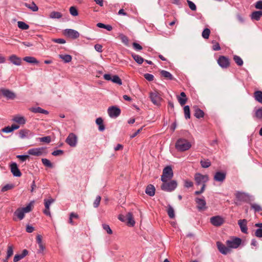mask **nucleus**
<instances>
[{
	"label": "nucleus",
	"mask_w": 262,
	"mask_h": 262,
	"mask_svg": "<svg viewBox=\"0 0 262 262\" xmlns=\"http://www.w3.org/2000/svg\"><path fill=\"white\" fill-rule=\"evenodd\" d=\"M191 144L187 140L183 138L178 139L175 144V148L179 151H185L188 150Z\"/></svg>",
	"instance_id": "nucleus-1"
},
{
	"label": "nucleus",
	"mask_w": 262,
	"mask_h": 262,
	"mask_svg": "<svg viewBox=\"0 0 262 262\" xmlns=\"http://www.w3.org/2000/svg\"><path fill=\"white\" fill-rule=\"evenodd\" d=\"M173 174L171 167L169 166H167L165 167L163 170L162 175L161 176V181L163 182L168 181L171 180L173 177Z\"/></svg>",
	"instance_id": "nucleus-2"
},
{
	"label": "nucleus",
	"mask_w": 262,
	"mask_h": 262,
	"mask_svg": "<svg viewBox=\"0 0 262 262\" xmlns=\"http://www.w3.org/2000/svg\"><path fill=\"white\" fill-rule=\"evenodd\" d=\"M177 186V183L175 180H172L169 182L165 181L163 182L161 186L162 190L165 191H172L175 189Z\"/></svg>",
	"instance_id": "nucleus-3"
},
{
	"label": "nucleus",
	"mask_w": 262,
	"mask_h": 262,
	"mask_svg": "<svg viewBox=\"0 0 262 262\" xmlns=\"http://www.w3.org/2000/svg\"><path fill=\"white\" fill-rule=\"evenodd\" d=\"M194 180L196 185H203L208 181V177L207 175L196 173L194 175Z\"/></svg>",
	"instance_id": "nucleus-4"
},
{
	"label": "nucleus",
	"mask_w": 262,
	"mask_h": 262,
	"mask_svg": "<svg viewBox=\"0 0 262 262\" xmlns=\"http://www.w3.org/2000/svg\"><path fill=\"white\" fill-rule=\"evenodd\" d=\"M149 97L150 100L155 105H159L160 104L161 98L157 91L150 92Z\"/></svg>",
	"instance_id": "nucleus-5"
},
{
	"label": "nucleus",
	"mask_w": 262,
	"mask_h": 262,
	"mask_svg": "<svg viewBox=\"0 0 262 262\" xmlns=\"http://www.w3.org/2000/svg\"><path fill=\"white\" fill-rule=\"evenodd\" d=\"M44 152L46 153V149L44 147L31 148L28 151V154L35 156H40Z\"/></svg>",
	"instance_id": "nucleus-6"
},
{
	"label": "nucleus",
	"mask_w": 262,
	"mask_h": 262,
	"mask_svg": "<svg viewBox=\"0 0 262 262\" xmlns=\"http://www.w3.org/2000/svg\"><path fill=\"white\" fill-rule=\"evenodd\" d=\"M66 143L71 147H75L77 142V136L73 133H70L66 140Z\"/></svg>",
	"instance_id": "nucleus-7"
},
{
	"label": "nucleus",
	"mask_w": 262,
	"mask_h": 262,
	"mask_svg": "<svg viewBox=\"0 0 262 262\" xmlns=\"http://www.w3.org/2000/svg\"><path fill=\"white\" fill-rule=\"evenodd\" d=\"M217 63L222 68H227L230 65L229 58L224 56H220L217 59Z\"/></svg>",
	"instance_id": "nucleus-8"
},
{
	"label": "nucleus",
	"mask_w": 262,
	"mask_h": 262,
	"mask_svg": "<svg viewBox=\"0 0 262 262\" xmlns=\"http://www.w3.org/2000/svg\"><path fill=\"white\" fill-rule=\"evenodd\" d=\"M107 112L111 118H116L120 115L121 110L118 107L113 106L108 108Z\"/></svg>",
	"instance_id": "nucleus-9"
},
{
	"label": "nucleus",
	"mask_w": 262,
	"mask_h": 262,
	"mask_svg": "<svg viewBox=\"0 0 262 262\" xmlns=\"http://www.w3.org/2000/svg\"><path fill=\"white\" fill-rule=\"evenodd\" d=\"M64 34L65 35L72 39H76L79 36L78 32L75 30L67 29L64 30Z\"/></svg>",
	"instance_id": "nucleus-10"
},
{
	"label": "nucleus",
	"mask_w": 262,
	"mask_h": 262,
	"mask_svg": "<svg viewBox=\"0 0 262 262\" xmlns=\"http://www.w3.org/2000/svg\"><path fill=\"white\" fill-rule=\"evenodd\" d=\"M0 94L9 99H14L16 97L15 94L13 92L7 89H1Z\"/></svg>",
	"instance_id": "nucleus-11"
},
{
	"label": "nucleus",
	"mask_w": 262,
	"mask_h": 262,
	"mask_svg": "<svg viewBox=\"0 0 262 262\" xmlns=\"http://www.w3.org/2000/svg\"><path fill=\"white\" fill-rule=\"evenodd\" d=\"M224 222V219L220 216H215L210 218V223L215 226H221Z\"/></svg>",
	"instance_id": "nucleus-12"
},
{
	"label": "nucleus",
	"mask_w": 262,
	"mask_h": 262,
	"mask_svg": "<svg viewBox=\"0 0 262 262\" xmlns=\"http://www.w3.org/2000/svg\"><path fill=\"white\" fill-rule=\"evenodd\" d=\"M195 202L197 204V208L199 210H204L206 209V203L204 198H196L195 199Z\"/></svg>",
	"instance_id": "nucleus-13"
},
{
	"label": "nucleus",
	"mask_w": 262,
	"mask_h": 262,
	"mask_svg": "<svg viewBox=\"0 0 262 262\" xmlns=\"http://www.w3.org/2000/svg\"><path fill=\"white\" fill-rule=\"evenodd\" d=\"M235 196L237 201L240 202H248L249 196L245 193L237 192L235 193Z\"/></svg>",
	"instance_id": "nucleus-14"
},
{
	"label": "nucleus",
	"mask_w": 262,
	"mask_h": 262,
	"mask_svg": "<svg viewBox=\"0 0 262 262\" xmlns=\"http://www.w3.org/2000/svg\"><path fill=\"white\" fill-rule=\"evenodd\" d=\"M54 201H55V200L53 199H52V198H51L49 200H46V199L44 200L45 209L43 210V213L46 215H49V216L51 215V213L50 212V206Z\"/></svg>",
	"instance_id": "nucleus-15"
},
{
	"label": "nucleus",
	"mask_w": 262,
	"mask_h": 262,
	"mask_svg": "<svg viewBox=\"0 0 262 262\" xmlns=\"http://www.w3.org/2000/svg\"><path fill=\"white\" fill-rule=\"evenodd\" d=\"M226 176V173L225 172L222 171H217L215 172L214 176V180L216 182H223Z\"/></svg>",
	"instance_id": "nucleus-16"
},
{
	"label": "nucleus",
	"mask_w": 262,
	"mask_h": 262,
	"mask_svg": "<svg viewBox=\"0 0 262 262\" xmlns=\"http://www.w3.org/2000/svg\"><path fill=\"white\" fill-rule=\"evenodd\" d=\"M216 245L219 251L222 254H227L230 251L229 248L226 247L221 243L217 242Z\"/></svg>",
	"instance_id": "nucleus-17"
},
{
	"label": "nucleus",
	"mask_w": 262,
	"mask_h": 262,
	"mask_svg": "<svg viewBox=\"0 0 262 262\" xmlns=\"http://www.w3.org/2000/svg\"><path fill=\"white\" fill-rule=\"evenodd\" d=\"M11 171L15 177H20L21 173L18 168L17 165L15 163L11 165Z\"/></svg>",
	"instance_id": "nucleus-18"
},
{
	"label": "nucleus",
	"mask_w": 262,
	"mask_h": 262,
	"mask_svg": "<svg viewBox=\"0 0 262 262\" xmlns=\"http://www.w3.org/2000/svg\"><path fill=\"white\" fill-rule=\"evenodd\" d=\"M247 221L245 219L239 220L238 221V224L240 227L241 230L244 233H247Z\"/></svg>",
	"instance_id": "nucleus-19"
},
{
	"label": "nucleus",
	"mask_w": 262,
	"mask_h": 262,
	"mask_svg": "<svg viewBox=\"0 0 262 262\" xmlns=\"http://www.w3.org/2000/svg\"><path fill=\"white\" fill-rule=\"evenodd\" d=\"M125 219H126V222L127 224V225L130 226H134L135 222L133 219V214L130 212H128L125 215Z\"/></svg>",
	"instance_id": "nucleus-20"
},
{
	"label": "nucleus",
	"mask_w": 262,
	"mask_h": 262,
	"mask_svg": "<svg viewBox=\"0 0 262 262\" xmlns=\"http://www.w3.org/2000/svg\"><path fill=\"white\" fill-rule=\"evenodd\" d=\"M9 60L11 61L12 63L14 64L19 66L21 63V58L16 56L15 55H12L9 57Z\"/></svg>",
	"instance_id": "nucleus-21"
},
{
	"label": "nucleus",
	"mask_w": 262,
	"mask_h": 262,
	"mask_svg": "<svg viewBox=\"0 0 262 262\" xmlns=\"http://www.w3.org/2000/svg\"><path fill=\"white\" fill-rule=\"evenodd\" d=\"M28 251L26 249H24L20 254H16L14 256L13 261L14 262H17L19 261V260L21 259L24 257H25L28 254Z\"/></svg>",
	"instance_id": "nucleus-22"
},
{
	"label": "nucleus",
	"mask_w": 262,
	"mask_h": 262,
	"mask_svg": "<svg viewBox=\"0 0 262 262\" xmlns=\"http://www.w3.org/2000/svg\"><path fill=\"white\" fill-rule=\"evenodd\" d=\"M29 110L34 113H41V114H48L49 112L42 108H41L40 107H31L29 108Z\"/></svg>",
	"instance_id": "nucleus-23"
},
{
	"label": "nucleus",
	"mask_w": 262,
	"mask_h": 262,
	"mask_svg": "<svg viewBox=\"0 0 262 262\" xmlns=\"http://www.w3.org/2000/svg\"><path fill=\"white\" fill-rule=\"evenodd\" d=\"M146 194L149 196H154L155 193V188L152 185H148L145 190Z\"/></svg>",
	"instance_id": "nucleus-24"
},
{
	"label": "nucleus",
	"mask_w": 262,
	"mask_h": 262,
	"mask_svg": "<svg viewBox=\"0 0 262 262\" xmlns=\"http://www.w3.org/2000/svg\"><path fill=\"white\" fill-rule=\"evenodd\" d=\"M23 60L28 63L38 64L39 61L36 59V58L32 56H26L23 58Z\"/></svg>",
	"instance_id": "nucleus-25"
},
{
	"label": "nucleus",
	"mask_w": 262,
	"mask_h": 262,
	"mask_svg": "<svg viewBox=\"0 0 262 262\" xmlns=\"http://www.w3.org/2000/svg\"><path fill=\"white\" fill-rule=\"evenodd\" d=\"M160 74L162 76L164 77L165 79H169V80H173L174 79V78L171 74H170L169 72L165 71V70H162L160 71Z\"/></svg>",
	"instance_id": "nucleus-26"
},
{
	"label": "nucleus",
	"mask_w": 262,
	"mask_h": 262,
	"mask_svg": "<svg viewBox=\"0 0 262 262\" xmlns=\"http://www.w3.org/2000/svg\"><path fill=\"white\" fill-rule=\"evenodd\" d=\"M24 5L26 7L30 9L33 12H36L38 10V7L34 2H32L31 4L25 3Z\"/></svg>",
	"instance_id": "nucleus-27"
},
{
	"label": "nucleus",
	"mask_w": 262,
	"mask_h": 262,
	"mask_svg": "<svg viewBox=\"0 0 262 262\" xmlns=\"http://www.w3.org/2000/svg\"><path fill=\"white\" fill-rule=\"evenodd\" d=\"M103 121L101 117L98 118L96 120V123L99 125V130L100 132H102L105 129V126L103 123Z\"/></svg>",
	"instance_id": "nucleus-28"
},
{
	"label": "nucleus",
	"mask_w": 262,
	"mask_h": 262,
	"mask_svg": "<svg viewBox=\"0 0 262 262\" xmlns=\"http://www.w3.org/2000/svg\"><path fill=\"white\" fill-rule=\"evenodd\" d=\"M261 16L262 11H254L251 14V18L256 20H259Z\"/></svg>",
	"instance_id": "nucleus-29"
},
{
	"label": "nucleus",
	"mask_w": 262,
	"mask_h": 262,
	"mask_svg": "<svg viewBox=\"0 0 262 262\" xmlns=\"http://www.w3.org/2000/svg\"><path fill=\"white\" fill-rule=\"evenodd\" d=\"M132 56L133 58V59L136 61L137 63L138 64H142L144 61V59L141 57L140 56L137 55L134 53L132 54Z\"/></svg>",
	"instance_id": "nucleus-30"
},
{
	"label": "nucleus",
	"mask_w": 262,
	"mask_h": 262,
	"mask_svg": "<svg viewBox=\"0 0 262 262\" xmlns=\"http://www.w3.org/2000/svg\"><path fill=\"white\" fill-rule=\"evenodd\" d=\"M204 116V112L201 109L196 107L194 110V116L197 118H203Z\"/></svg>",
	"instance_id": "nucleus-31"
},
{
	"label": "nucleus",
	"mask_w": 262,
	"mask_h": 262,
	"mask_svg": "<svg viewBox=\"0 0 262 262\" xmlns=\"http://www.w3.org/2000/svg\"><path fill=\"white\" fill-rule=\"evenodd\" d=\"M254 98L256 101L262 104V92L257 91L254 92Z\"/></svg>",
	"instance_id": "nucleus-32"
},
{
	"label": "nucleus",
	"mask_w": 262,
	"mask_h": 262,
	"mask_svg": "<svg viewBox=\"0 0 262 262\" xmlns=\"http://www.w3.org/2000/svg\"><path fill=\"white\" fill-rule=\"evenodd\" d=\"M25 213L24 211H23L21 208L17 209L14 212L15 215H16L20 220L24 219L25 216Z\"/></svg>",
	"instance_id": "nucleus-33"
},
{
	"label": "nucleus",
	"mask_w": 262,
	"mask_h": 262,
	"mask_svg": "<svg viewBox=\"0 0 262 262\" xmlns=\"http://www.w3.org/2000/svg\"><path fill=\"white\" fill-rule=\"evenodd\" d=\"M167 212L170 218L173 219L175 217L174 209L171 205L168 206Z\"/></svg>",
	"instance_id": "nucleus-34"
},
{
	"label": "nucleus",
	"mask_w": 262,
	"mask_h": 262,
	"mask_svg": "<svg viewBox=\"0 0 262 262\" xmlns=\"http://www.w3.org/2000/svg\"><path fill=\"white\" fill-rule=\"evenodd\" d=\"M59 57L62 59L65 62H69L72 60V56L70 55H62L60 54L58 55Z\"/></svg>",
	"instance_id": "nucleus-35"
},
{
	"label": "nucleus",
	"mask_w": 262,
	"mask_h": 262,
	"mask_svg": "<svg viewBox=\"0 0 262 262\" xmlns=\"http://www.w3.org/2000/svg\"><path fill=\"white\" fill-rule=\"evenodd\" d=\"M30 133L28 129H21L19 132V136L21 138H24L27 137Z\"/></svg>",
	"instance_id": "nucleus-36"
},
{
	"label": "nucleus",
	"mask_w": 262,
	"mask_h": 262,
	"mask_svg": "<svg viewBox=\"0 0 262 262\" xmlns=\"http://www.w3.org/2000/svg\"><path fill=\"white\" fill-rule=\"evenodd\" d=\"M13 120L19 124H24L26 123V120L23 117L16 116L14 117Z\"/></svg>",
	"instance_id": "nucleus-37"
},
{
	"label": "nucleus",
	"mask_w": 262,
	"mask_h": 262,
	"mask_svg": "<svg viewBox=\"0 0 262 262\" xmlns=\"http://www.w3.org/2000/svg\"><path fill=\"white\" fill-rule=\"evenodd\" d=\"M119 38L125 46H128V38L126 36L123 34H120L119 35Z\"/></svg>",
	"instance_id": "nucleus-38"
},
{
	"label": "nucleus",
	"mask_w": 262,
	"mask_h": 262,
	"mask_svg": "<svg viewBox=\"0 0 262 262\" xmlns=\"http://www.w3.org/2000/svg\"><path fill=\"white\" fill-rule=\"evenodd\" d=\"M61 17L62 14L59 12L52 11L50 14V17L51 18H60Z\"/></svg>",
	"instance_id": "nucleus-39"
},
{
	"label": "nucleus",
	"mask_w": 262,
	"mask_h": 262,
	"mask_svg": "<svg viewBox=\"0 0 262 262\" xmlns=\"http://www.w3.org/2000/svg\"><path fill=\"white\" fill-rule=\"evenodd\" d=\"M17 25L19 28L22 30H27L29 29V26L25 23L21 21H19L17 23Z\"/></svg>",
	"instance_id": "nucleus-40"
},
{
	"label": "nucleus",
	"mask_w": 262,
	"mask_h": 262,
	"mask_svg": "<svg viewBox=\"0 0 262 262\" xmlns=\"http://www.w3.org/2000/svg\"><path fill=\"white\" fill-rule=\"evenodd\" d=\"M184 112L185 115V118L187 119L190 118V108L188 105H186L184 107Z\"/></svg>",
	"instance_id": "nucleus-41"
},
{
	"label": "nucleus",
	"mask_w": 262,
	"mask_h": 262,
	"mask_svg": "<svg viewBox=\"0 0 262 262\" xmlns=\"http://www.w3.org/2000/svg\"><path fill=\"white\" fill-rule=\"evenodd\" d=\"M97 26L100 28H104L108 31H111L113 29L112 26L109 25H105L102 23H98Z\"/></svg>",
	"instance_id": "nucleus-42"
},
{
	"label": "nucleus",
	"mask_w": 262,
	"mask_h": 262,
	"mask_svg": "<svg viewBox=\"0 0 262 262\" xmlns=\"http://www.w3.org/2000/svg\"><path fill=\"white\" fill-rule=\"evenodd\" d=\"M233 59L235 63L239 66H241L243 64V61L242 59L237 55H234Z\"/></svg>",
	"instance_id": "nucleus-43"
},
{
	"label": "nucleus",
	"mask_w": 262,
	"mask_h": 262,
	"mask_svg": "<svg viewBox=\"0 0 262 262\" xmlns=\"http://www.w3.org/2000/svg\"><path fill=\"white\" fill-rule=\"evenodd\" d=\"M210 34V30L208 28L205 29L202 33V36L204 39H208Z\"/></svg>",
	"instance_id": "nucleus-44"
},
{
	"label": "nucleus",
	"mask_w": 262,
	"mask_h": 262,
	"mask_svg": "<svg viewBox=\"0 0 262 262\" xmlns=\"http://www.w3.org/2000/svg\"><path fill=\"white\" fill-rule=\"evenodd\" d=\"M201 166L203 168H208L211 165V162L209 160H201Z\"/></svg>",
	"instance_id": "nucleus-45"
},
{
	"label": "nucleus",
	"mask_w": 262,
	"mask_h": 262,
	"mask_svg": "<svg viewBox=\"0 0 262 262\" xmlns=\"http://www.w3.org/2000/svg\"><path fill=\"white\" fill-rule=\"evenodd\" d=\"M112 81L115 83L118 84L119 85L122 84V81L119 77L117 75H114L112 77Z\"/></svg>",
	"instance_id": "nucleus-46"
},
{
	"label": "nucleus",
	"mask_w": 262,
	"mask_h": 262,
	"mask_svg": "<svg viewBox=\"0 0 262 262\" xmlns=\"http://www.w3.org/2000/svg\"><path fill=\"white\" fill-rule=\"evenodd\" d=\"M241 242L242 241L239 238H235L232 240L231 243H233V246H232L233 248H236L238 247L241 244Z\"/></svg>",
	"instance_id": "nucleus-47"
},
{
	"label": "nucleus",
	"mask_w": 262,
	"mask_h": 262,
	"mask_svg": "<svg viewBox=\"0 0 262 262\" xmlns=\"http://www.w3.org/2000/svg\"><path fill=\"white\" fill-rule=\"evenodd\" d=\"M254 117L258 119H262V107L258 108L256 111Z\"/></svg>",
	"instance_id": "nucleus-48"
},
{
	"label": "nucleus",
	"mask_w": 262,
	"mask_h": 262,
	"mask_svg": "<svg viewBox=\"0 0 262 262\" xmlns=\"http://www.w3.org/2000/svg\"><path fill=\"white\" fill-rule=\"evenodd\" d=\"M41 162L42 164L48 167H52L53 165L52 163L47 159H42Z\"/></svg>",
	"instance_id": "nucleus-49"
},
{
	"label": "nucleus",
	"mask_w": 262,
	"mask_h": 262,
	"mask_svg": "<svg viewBox=\"0 0 262 262\" xmlns=\"http://www.w3.org/2000/svg\"><path fill=\"white\" fill-rule=\"evenodd\" d=\"M251 207L255 212H259L262 210L261 206L256 204H251Z\"/></svg>",
	"instance_id": "nucleus-50"
},
{
	"label": "nucleus",
	"mask_w": 262,
	"mask_h": 262,
	"mask_svg": "<svg viewBox=\"0 0 262 262\" xmlns=\"http://www.w3.org/2000/svg\"><path fill=\"white\" fill-rule=\"evenodd\" d=\"M13 187L14 185L13 184H7L2 187L1 191L2 192H5L13 188Z\"/></svg>",
	"instance_id": "nucleus-51"
},
{
	"label": "nucleus",
	"mask_w": 262,
	"mask_h": 262,
	"mask_svg": "<svg viewBox=\"0 0 262 262\" xmlns=\"http://www.w3.org/2000/svg\"><path fill=\"white\" fill-rule=\"evenodd\" d=\"M70 12L72 15L74 16H77L78 14L77 10L74 6L71 7L70 8Z\"/></svg>",
	"instance_id": "nucleus-52"
},
{
	"label": "nucleus",
	"mask_w": 262,
	"mask_h": 262,
	"mask_svg": "<svg viewBox=\"0 0 262 262\" xmlns=\"http://www.w3.org/2000/svg\"><path fill=\"white\" fill-rule=\"evenodd\" d=\"M32 204L31 203L29 204L26 207L21 208V210L24 211L25 213L29 212L32 210Z\"/></svg>",
	"instance_id": "nucleus-53"
},
{
	"label": "nucleus",
	"mask_w": 262,
	"mask_h": 262,
	"mask_svg": "<svg viewBox=\"0 0 262 262\" xmlns=\"http://www.w3.org/2000/svg\"><path fill=\"white\" fill-rule=\"evenodd\" d=\"M13 254V247L12 246H8L7 250V258H9Z\"/></svg>",
	"instance_id": "nucleus-54"
},
{
	"label": "nucleus",
	"mask_w": 262,
	"mask_h": 262,
	"mask_svg": "<svg viewBox=\"0 0 262 262\" xmlns=\"http://www.w3.org/2000/svg\"><path fill=\"white\" fill-rule=\"evenodd\" d=\"M178 100L181 106L184 105L187 102V98H182L180 96H178Z\"/></svg>",
	"instance_id": "nucleus-55"
},
{
	"label": "nucleus",
	"mask_w": 262,
	"mask_h": 262,
	"mask_svg": "<svg viewBox=\"0 0 262 262\" xmlns=\"http://www.w3.org/2000/svg\"><path fill=\"white\" fill-rule=\"evenodd\" d=\"M101 199V198L99 195H98L96 197V198L93 203V206L95 208H97L99 206Z\"/></svg>",
	"instance_id": "nucleus-56"
},
{
	"label": "nucleus",
	"mask_w": 262,
	"mask_h": 262,
	"mask_svg": "<svg viewBox=\"0 0 262 262\" xmlns=\"http://www.w3.org/2000/svg\"><path fill=\"white\" fill-rule=\"evenodd\" d=\"M187 2L190 9L192 11H195L196 9L195 5L192 2L189 0H187Z\"/></svg>",
	"instance_id": "nucleus-57"
},
{
	"label": "nucleus",
	"mask_w": 262,
	"mask_h": 262,
	"mask_svg": "<svg viewBox=\"0 0 262 262\" xmlns=\"http://www.w3.org/2000/svg\"><path fill=\"white\" fill-rule=\"evenodd\" d=\"M103 228L104 230H106L107 233L109 234H111L113 233L112 230L110 228L109 225L107 224H103L102 225Z\"/></svg>",
	"instance_id": "nucleus-58"
},
{
	"label": "nucleus",
	"mask_w": 262,
	"mask_h": 262,
	"mask_svg": "<svg viewBox=\"0 0 262 262\" xmlns=\"http://www.w3.org/2000/svg\"><path fill=\"white\" fill-rule=\"evenodd\" d=\"M144 76V78L149 81H152L154 78V76L153 75L148 73L145 74Z\"/></svg>",
	"instance_id": "nucleus-59"
},
{
	"label": "nucleus",
	"mask_w": 262,
	"mask_h": 262,
	"mask_svg": "<svg viewBox=\"0 0 262 262\" xmlns=\"http://www.w3.org/2000/svg\"><path fill=\"white\" fill-rule=\"evenodd\" d=\"M17 158L22 162H24L27 159H29V156L28 155H18Z\"/></svg>",
	"instance_id": "nucleus-60"
},
{
	"label": "nucleus",
	"mask_w": 262,
	"mask_h": 262,
	"mask_svg": "<svg viewBox=\"0 0 262 262\" xmlns=\"http://www.w3.org/2000/svg\"><path fill=\"white\" fill-rule=\"evenodd\" d=\"M52 41L54 42L63 44L66 42V40L62 38H54L52 39Z\"/></svg>",
	"instance_id": "nucleus-61"
},
{
	"label": "nucleus",
	"mask_w": 262,
	"mask_h": 262,
	"mask_svg": "<svg viewBox=\"0 0 262 262\" xmlns=\"http://www.w3.org/2000/svg\"><path fill=\"white\" fill-rule=\"evenodd\" d=\"M40 141L41 142H44L48 143L51 141V138L50 136L42 137L40 138Z\"/></svg>",
	"instance_id": "nucleus-62"
},
{
	"label": "nucleus",
	"mask_w": 262,
	"mask_h": 262,
	"mask_svg": "<svg viewBox=\"0 0 262 262\" xmlns=\"http://www.w3.org/2000/svg\"><path fill=\"white\" fill-rule=\"evenodd\" d=\"M255 235L257 237H262V229H257L255 231Z\"/></svg>",
	"instance_id": "nucleus-63"
},
{
	"label": "nucleus",
	"mask_w": 262,
	"mask_h": 262,
	"mask_svg": "<svg viewBox=\"0 0 262 262\" xmlns=\"http://www.w3.org/2000/svg\"><path fill=\"white\" fill-rule=\"evenodd\" d=\"M255 7L257 9L262 10V1H257L255 5Z\"/></svg>",
	"instance_id": "nucleus-64"
}]
</instances>
